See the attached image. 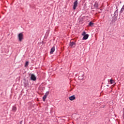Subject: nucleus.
<instances>
[{
  "instance_id": "1",
  "label": "nucleus",
  "mask_w": 124,
  "mask_h": 124,
  "mask_svg": "<svg viewBox=\"0 0 124 124\" xmlns=\"http://www.w3.org/2000/svg\"><path fill=\"white\" fill-rule=\"evenodd\" d=\"M118 7H116V10H115L114 14H113V18L112 19V22H116L118 19Z\"/></svg>"
},
{
  "instance_id": "2",
  "label": "nucleus",
  "mask_w": 124,
  "mask_h": 124,
  "mask_svg": "<svg viewBox=\"0 0 124 124\" xmlns=\"http://www.w3.org/2000/svg\"><path fill=\"white\" fill-rule=\"evenodd\" d=\"M86 33H87L86 31L82 32V35L83 36L82 38L83 40H87L89 38V34Z\"/></svg>"
},
{
  "instance_id": "3",
  "label": "nucleus",
  "mask_w": 124,
  "mask_h": 124,
  "mask_svg": "<svg viewBox=\"0 0 124 124\" xmlns=\"http://www.w3.org/2000/svg\"><path fill=\"white\" fill-rule=\"evenodd\" d=\"M18 39L19 41H22L23 40V38H24V35H23L22 33H20L18 34Z\"/></svg>"
},
{
  "instance_id": "4",
  "label": "nucleus",
  "mask_w": 124,
  "mask_h": 124,
  "mask_svg": "<svg viewBox=\"0 0 124 124\" xmlns=\"http://www.w3.org/2000/svg\"><path fill=\"white\" fill-rule=\"evenodd\" d=\"M77 5H78V0H76L74 2V6H73V9L74 10H75L77 7Z\"/></svg>"
},
{
  "instance_id": "5",
  "label": "nucleus",
  "mask_w": 124,
  "mask_h": 124,
  "mask_svg": "<svg viewBox=\"0 0 124 124\" xmlns=\"http://www.w3.org/2000/svg\"><path fill=\"white\" fill-rule=\"evenodd\" d=\"M31 80L32 81H36V77L33 74L31 75Z\"/></svg>"
},
{
  "instance_id": "6",
  "label": "nucleus",
  "mask_w": 124,
  "mask_h": 124,
  "mask_svg": "<svg viewBox=\"0 0 124 124\" xmlns=\"http://www.w3.org/2000/svg\"><path fill=\"white\" fill-rule=\"evenodd\" d=\"M69 45L70 47L74 48V47H75V45H76V43L75 42H70Z\"/></svg>"
},
{
  "instance_id": "7",
  "label": "nucleus",
  "mask_w": 124,
  "mask_h": 124,
  "mask_svg": "<svg viewBox=\"0 0 124 124\" xmlns=\"http://www.w3.org/2000/svg\"><path fill=\"white\" fill-rule=\"evenodd\" d=\"M69 99L72 101V100H74L75 99V95H73L69 97Z\"/></svg>"
},
{
  "instance_id": "8",
  "label": "nucleus",
  "mask_w": 124,
  "mask_h": 124,
  "mask_svg": "<svg viewBox=\"0 0 124 124\" xmlns=\"http://www.w3.org/2000/svg\"><path fill=\"white\" fill-rule=\"evenodd\" d=\"M55 52V46H53L50 50V54H53Z\"/></svg>"
},
{
  "instance_id": "9",
  "label": "nucleus",
  "mask_w": 124,
  "mask_h": 124,
  "mask_svg": "<svg viewBox=\"0 0 124 124\" xmlns=\"http://www.w3.org/2000/svg\"><path fill=\"white\" fill-rule=\"evenodd\" d=\"M94 7L96 9L98 8V2L96 1L95 2Z\"/></svg>"
},
{
  "instance_id": "10",
  "label": "nucleus",
  "mask_w": 124,
  "mask_h": 124,
  "mask_svg": "<svg viewBox=\"0 0 124 124\" xmlns=\"http://www.w3.org/2000/svg\"><path fill=\"white\" fill-rule=\"evenodd\" d=\"M12 111L13 112H16L17 111V108L15 106H13Z\"/></svg>"
},
{
  "instance_id": "11",
  "label": "nucleus",
  "mask_w": 124,
  "mask_h": 124,
  "mask_svg": "<svg viewBox=\"0 0 124 124\" xmlns=\"http://www.w3.org/2000/svg\"><path fill=\"white\" fill-rule=\"evenodd\" d=\"M78 78L79 80H83L84 79V76L83 75L82 76H79Z\"/></svg>"
},
{
  "instance_id": "12",
  "label": "nucleus",
  "mask_w": 124,
  "mask_h": 124,
  "mask_svg": "<svg viewBox=\"0 0 124 124\" xmlns=\"http://www.w3.org/2000/svg\"><path fill=\"white\" fill-rule=\"evenodd\" d=\"M109 82L110 84H116V83H115V81L113 79H110Z\"/></svg>"
},
{
  "instance_id": "13",
  "label": "nucleus",
  "mask_w": 124,
  "mask_h": 124,
  "mask_svg": "<svg viewBox=\"0 0 124 124\" xmlns=\"http://www.w3.org/2000/svg\"><path fill=\"white\" fill-rule=\"evenodd\" d=\"M46 98H47V95H44V96L43 97V101H45Z\"/></svg>"
},
{
  "instance_id": "14",
  "label": "nucleus",
  "mask_w": 124,
  "mask_h": 124,
  "mask_svg": "<svg viewBox=\"0 0 124 124\" xmlns=\"http://www.w3.org/2000/svg\"><path fill=\"white\" fill-rule=\"evenodd\" d=\"M93 25L94 24L92 22H90L89 24V27H93Z\"/></svg>"
},
{
  "instance_id": "15",
  "label": "nucleus",
  "mask_w": 124,
  "mask_h": 124,
  "mask_svg": "<svg viewBox=\"0 0 124 124\" xmlns=\"http://www.w3.org/2000/svg\"><path fill=\"white\" fill-rule=\"evenodd\" d=\"M29 65V62H26L25 63V66H28Z\"/></svg>"
},
{
  "instance_id": "16",
  "label": "nucleus",
  "mask_w": 124,
  "mask_h": 124,
  "mask_svg": "<svg viewBox=\"0 0 124 124\" xmlns=\"http://www.w3.org/2000/svg\"><path fill=\"white\" fill-rule=\"evenodd\" d=\"M48 94H49V92H46L45 95H46V96H47Z\"/></svg>"
},
{
  "instance_id": "17",
  "label": "nucleus",
  "mask_w": 124,
  "mask_h": 124,
  "mask_svg": "<svg viewBox=\"0 0 124 124\" xmlns=\"http://www.w3.org/2000/svg\"><path fill=\"white\" fill-rule=\"evenodd\" d=\"M123 119L124 120V113L123 114Z\"/></svg>"
}]
</instances>
